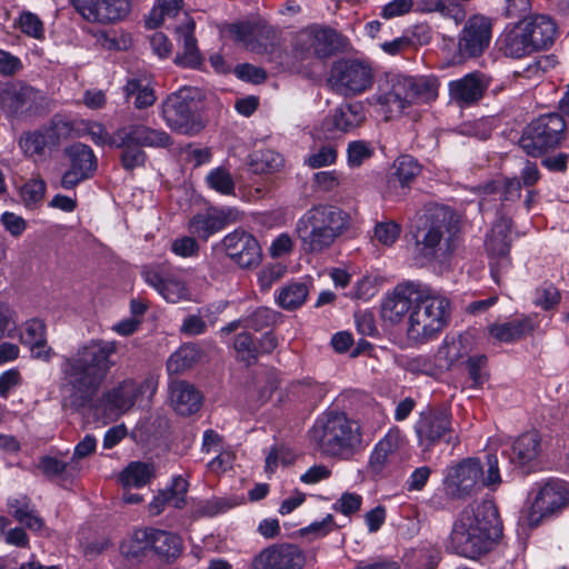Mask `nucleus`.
Listing matches in <instances>:
<instances>
[{
    "label": "nucleus",
    "instance_id": "obj_1",
    "mask_svg": "<svg viewBox=\"0 0 569 569\" xmlns=\"http://www.w3.org/2000/svg\"><path fill=\"white\" fill-rule=\"evenodd\" d=\"M116 352L117 342L91 339L62 358V389L67 406L79 411L91 405L116 365L112 360Z\"/></svg>",
    "mask_w": 569,
    "mask_h": 569
},
{
    "label": "nucleus",
    "instance_id": "obj_2",
    "mask_svg": "<svg viewBox=\"0 0 569 569\" xmlns=\"http://www.w3.org/2000/svg\"><path fill=\"white\" fill-rule=\"evenodd\" d=\"M501 537L498 508L485 500L467 506L459 513L450 533V548L461 557L476 560L492 551Z\"/></svg>",
    "mask_w": 569,
    "mask_h": 569
},
{
    "label": "nucleus",
    "instance_id": "obj_3",
    "mask_svg": "<svg viewBox=\"0 0 569 569\" xmlns=\"http://www.w3.org/2000/svg\"><path fill=\"white\" fill-rule=\"evenodd\" d=\"M310 442L321 456L349 460L357 455L363 442L362 428L346 412L327 410L309 430Z\"/></svg>",
    "mask_w": 569,
    "mask_h": 569
},
{
    "label": "nucleus",
    "instance_id": "obj_4",
    "mask_svg": "<svg viewBox=\"0 0 569 569\" xmlns=\"http://www.w3.org/2000/svg\"><path fill=\"white\" fill-rule=\"evenodd\" d=\"M417 244L420 252L428 259L445 261L458 247L460 231L456 213L448 207L430 204L419 217Z\"/></svg>",
    "mask_w": 569,
    "mask_h": 569
},
{
    "label": "nucleus",
    "instance_id": "obj_5",
    "mask_svg": "<svg viewBox=\"0 0 569 569\" xmlns=\"http://www.w3.org/2000/svg\"><path fill=\"white\" fill-rule=\"evenodd\" d=\"M348 47V40L330 26L312 23L297 31L291 39V57L287 68L296 73L309 76L305 62L310 58L328 59Z\"/></svg>",
    "mask_w": 569,
    "mask_h": 569
},
{
    "label": "nucleus",
    "instance_id": "obj_6",
    "mask_svg": "<svg viewBox=\"0 0 569 569\" xmlns=\"http://www.w3.org/2000/svg\"><path fill=\"white\" fill-rule=\"evenodd\" d=\"M350 216L333 206H316L309 209L296 224V232L307 252H321L349 228Z\"/></svg>",
    "mask_w": 569,
    "mask_h": 569
},
{
    "label": "nucleus",
    "instance_id": "obj_7",
    "mask_svg": "<svg viewBox=\"0 0 569 569\" xmlns=\"http://www.w3.org/2000/svg\"><path fill=\"white\" fill-rule=\"evenodd\" d=\"M451 302L431 288L422 286L409 312L406 335L409 341L425 345L436 339L448 326Z\"/></svg>",
    "mask_w": 569,
    "mask_h": 569
},
{
    "label": "nucleus",
    "instance_id": "obj_8",
    "mask_svg": "<svg viewBox=\"0 0 569 569\" xmlns=\"http://www.w3.org/2000/svg\"><path fill=\"white\" fill-rule=\"evenodd\" d=\"M436 97V84L427 78L388 73L372 100L383 108L385 113L392 117L401 114L412 103L428 102Z\"/></svg>",
    "mask_w": 569,
    "mask_h": 569
},
{
    "label": "nucleus",
    "instance_id": "obj_9",
    "mask_svg": "<svg viewBox=\"0 0 569 569\" xmlns=\"http://www.w3.org/2000/svg\"><path fill=\"white\" fill-rule=\"evenodd\" d=\"M171 144V137L166 131L142 123L123 124L111 137V148L121 150L119 160L126 171L144 167L147 153L143 148H167Z\"/></svg>",
    "mask_w": 569,
    "mask_h": 569
},
{
    "label": "nucleus",
    "instance_id": "obj_10",
    "mask_svg": "<svg viewBox=\"0 0 569 569\" xmlns=\"http://www.w3.org/2000/svg\"><path fill=\"white\" fill-rule=\"evenodd\" d=\"M199 91L183 87L170 93L161 104V116L172 130L183 134H196L202 128L197 98Z\"/></svg>",
    "mask_w": 569,
    "mask_h": 569
},
{
    "label": "nucleus",
    "instance_id": "obj_11",
    "mask_svg": "<svg viewBox=\"0 0 569 569\" xmlns=\"http://www.w3.org/2000/svg\"><path fill=\"white\" fill-rule=\"evenodd\" d=\"M0 110L8 119L29 121L46 112L47 98L26 82H10L0 89Z\"/></svg>",
    "mask_w": 569,
    "mask_h": 569
},
{
    "label": "nucleus",
    "instance_id": "obj_12",
    "mask_svg": "<svg viewBox=\"0 0 569 569\" xmlns=\"http://www.w3.org/2000/svg\"><path fill=\"white\" fill-rule=\"evenodd\" d=\"M566 129L567 123L561 114H542L527 126L519 146L528 156L540 157L560 146L566 139Z\"/></svg>",
    "mask_w": 569,
    "mask_h": 569
},
{
    "label": "nucleus",
    "instance_id": "obj_13",
    "mask_svg": "<svg viewBox=\"0 0 569 569\" xmlns=\"http://www.w3.org/2000/svg\"><path fill=\"white\" fill-rule=\"evenodd\" d=\"M415 432L422 451H429L440 442L453 446L459 443L452 428V413L446 406L421 411L415 423Z\"/></svg>",
    "mask_w": 569,
    "mask_h": 569
},
{
    "label": "nucleus",
    "instance_id": "obj_14",
    "mask_svg": "<svg viewBox=\"0 0 569 569\" xmlns=\"http://www.w3.org/2000/svg\"><path fill=\"white\" fill-rule=\"evenodd\" d=\"M569 505V483L550 478L537 483L533 499L527 512L528 526L538 527L545 519L562 512Z\"/></svg>",
    "mask_w": 569,
    "mask_h": 569
},
{
    "label": "nucleus",
    "instance_id": "obj_15",
    "mask_svg": "<svg viewBox=\"0 0 569 569\" xmlns=\"http://www.w3.org/2000/svg\"><path fill=\"white\" fill-rule=\"evenodd\" d=\"M375 73L371 66L358 59H345L332 64L328 82L343 97H356L371 89Z\"/></svg>",
    "mask_w": 569,
    "mask_h": 569
},
{
    "label": "nucleus",
    "instance_id": "obj_16",
    "mask_svg": "<svg viewBox=\"0 0 569 569\" xmlns=\"http://www.w3.org/2000/svg\"><path fill=\"white\" fill-rule=\"evenodd\" d=\"M157 388L158 381L153 377H148L142 382L127 378L103 393L104 413L118 418L134 407L140 395L149 392L152 396Z\"/></svg>",
    "mask_w": 569,
    "mask_h": 569
},
{
    "label": "nucleus",
    "instance_id": "obj_17",
    "mask_svg": "<svg viewBox=\"0 0 569 569\" xmlns=\"http://www.w3.org/2000/svg\"><path fill=\"white\" fill-rule=\"evenodd\" d=\"M63 156L68 167L60 180L62 189L71 190L96 174L98 158L88 144L74 142L63 149Z\"/></svg>",
    "mask_w": 569,
    "mask_h": 569
},
{
    "label": "nucleus",
    "instance_id": "obj_18",
    "mask_svg": "<svg viewBox=\"0 0 569 569\" xmlns=\"http://www.w3.org/2000/svg\"><path fill=\"white\" fill-rule=\"evenodd\" d=\"M70 3L86 21L104 26L124 21L133 8L132 0H70Z\"/></svg>",
    "mask_w": 569,
    "mask_h": 569
},
{
    "label": "nucleus",
    "instance_id": "obj_19",
    "mask_svg": "<svg viewBox=\"0 0 569 569\" xmlns=\"http://www.w3.org/2000/svg\"><path fill=\"white\" fill-rule=\"evenodd\" d=\"M141 276L168 302L177 303L190 299L186 282L167 263L144 266Z\"/></svg>",
    "mask_w": 569,
    "mask_h": 569
},
{
    "label": "nucleus",
    "instance_id": "obj_20",
    "mask_svg": "<svg viewBox=\"0 0 569 569\" xmlns=\"http://www.w3.org/2000/svg\"><path fill=\"white\" fill-rule=\"evenodd\" d=\"M482 467L478 459L468 458L448 470L446 488L449 495L465 498L481 489Z\"/></svg>",
    "mask_w": 569,
    "mask_h": 569
},
{
    "label": "nucleus",
    "instance_id": "obj_21",
    "mask_svg": "<svg viewBox=\"0 0 569 569\" xmlns=\"http://www.w3.org/2000/svg\"><path fill=\"white\" fill-rule=\"evenodd\" d=\"M421 288V283L413 281L397 284L391 292L385 296L381 302L382 319L391 325L402 321L406 315L409 316Z\"/></svg>",
    "mask_w": 569,
    "mask_h": 569
},
{
    "label": "nucleus",
    "instance_id": "obj_22",
    "mask_svg": "<svg viewBox=\"0 0 569 569\" xmlns=\"http://www.w3.org/2000/svg\"><path fill=\"white\" fill-rule=\"evenodd\" d=\"M222 246L227 256L241 268H256L261 262V248L258 240L244 230L228 233Z\"/></svg>",
    "mask_w": 569,
    "mask_h": 569
},
{
    "label": "nucleus",
    "instance_id": "obj_23",
    "mask_svg": "<svg viewBox=\"0 0 569 569\" xmlns=\"http://www.w3.org/2000/svg\"><path fill=\"white\" fill-rule=\"evenodd\" d=\"M305 555L291 543H278L261 550L252 560L251 569H302Z\"/></svg>",
    "mask_w": 569,
    "mask_h": 569
},
{
    "label": "nucleus",
    "instance_id": "obj_24",
    "mask_svg": "<svg viewBox=\"0 0 569 569\" xmlns=\"http://www.w3.org/2000/svg\"><path fill=\"white\" fill-rule=\"evenodd\" d=\"M153 545V528H140L121 543L120 552L132 569H157L150 565Z\"/></svg>",
    "mask_w": 569,
    "mask_h": 569
},
{
    "label": "nucleus",
    "instance_id": "obj_25",
    "mask_svg": "<svg viewBox=\"0 0 569 569\" xmlns=\"http://www.w3.org/2000/svg\"><path fill=\"white\" fill-rule=\"evenodd\" d=\"M403 445V436L398 428L390 429L373 447L369 460L368 472L382 476L397 460Z\"/></svg>",
    "mask_w": 569,
    "mask_h": 569
},
{
    "label": "nucleus",
    "instance_id": "obj_26",
    "mask_svg": "<svg viewBox=\"0 0 569 569\" xmlns=\"http://www.w3.org/2000/svg\"><path fill=\"white\" fill-rule=\"evenodd\" d=\"M365 121L366 110L361 102L343 103L326 117L321 128L331 138L337 133L350 132L361 127Z\"/></svg>",
    "mask_w": 569,
    "mask_h": 569
},
{
    "label": "nucleus",
    "instance_id": "obj_27",
    "mask_svg": "<svg viewBox=\"0 0 569 569\" xmlns=\"http://www.w3.org/2000/svg\"><path fill=\"white\" fill-rule=\"evenodd\" d=\"M491 39L489 19L475 16L466 23L459 39V51L465 57H478L488 48Z\"/></svg>",
    "mask_w": 569,
    "mask_h": 569
},
{
    "label": "nucleus",
    "instance_id": "obj_28",
    "mask_svg": "<svg viewBox=\"0 0 569 569\" xmlns=\"http://www.w3.org/2000/svg\"><path fill=\"white\" fill-rule=\"evenodd\" d=\"M490 84V78L481 72H471L449 82L451 101L458 107H469L482 99Z\"/></svg>",
    "mask_w": 569,
    "mask_h": 569
},
{
    "label": "nucleus",
    "instance_id": "obj_29",
    "mask_svg": "<svg viewBox=\"0 0 569 569\" xmlns=\"http://www.w3.org/2000/svg\"><path fill=\"white\" fill-rule=\"evenodd\" d=\"M482 199L479 202L481 210L490 208L489 202H500V213L506 216L508 208L519 201L521 197V183L517 178L495 180L482 187Z\"/></svg>",
    "mask_w": 569,
    "mask_h": 569
},
{
    "label": "nucleus",
    "instance_id": "obj_30",
    "mask_svg": "<svg viewBox=\"0 0 569 569\" xmlns=\"http://www.w3.org/2000/svg\"><path fill=\"white\" fill-rule=\"evenodd\" d=\"M511 229L512 220L507 216H500L485 243L487 253L501 267L510 264Z\"/></svg>",
    "mask_w": 569,
    "mask_h": 569
},
{
    "label": "nucleus",
    "instance_id": "obj_31",
    "mask_svg": "<svg viewBox=\"0 0 569 569\" xmlns=\"http://www.w3.org/2000/svg\"><path fill=\"white\" fill-rule=\"evenodd\" d=\"M153 568L168 569L182 553V539L170 531L153 528Z\"/></svg>",
    "mask_w": 569,
    "mask_h": 569
},
{
    "label": "nucleus",
    "instance_id": "obj_32",
    "mask_svg": "<svg viewBox=\"0 0 569 569\" xmlns=\"http://www.w3.org/2000/svg\"><path fill=\"white\" fill-rule=\"evenodd\" d=\"M499 51L509 58L519 59L536 52L522 22L506 29L497 40Z\"/></svg>",
    "mask_w": 569,
    "mask_h": 569
},
{
    "label": "nucleus",
    "instance_id": "obj_33",
    "mask_svg": "<svg viewBox=\"0 0 569 569\" xmlns=\"http://www.w3.org/2000/svg\"><path fill=\"white\" fill-rule=\"evenodd\" d=\"M541 453V437L537 431L520 435L511 446L510 462L517 467H530Z\"/></svg>",
    "mask_w": 569,
    "mask_h": 569
},
{
    "label": "nucleus",
    "instance_id": "obj_34",
    "mask_svg": "<svg viewBox=\"0 0 569 569\" xmlns=\"http://www.w3.org/2000/svg\"><path fill=\"white\" fill-rule=\"evenodd\" d=\"M170 400L174 410L181 416H190L197 412L202 403L200 392L191 383L183 380L170 383Z\"/></svg>",
    "mask_w": 569,
    "mask_h": 569
},
{
    "label": "nucleus",
    "instance_id": "obj_35",
    "mask_svg": "<svg viewBox=\"0 0 569 569\" xmlns=\"http://www.w3.org/2000/svg\"><path fill=\"white\" fill-rule=\"evenodd\" d=\"M536 51L548 49L555 41L557 27L555 21L545 14H537L521 21Z\"/></svg>",
    "mask_w": 569,
    "mask_h": 569
},
{
    "label": "nucleus",
    "instance_id": "obj_36",
    "mask_svg": "<svg viewBox=\"0 0 569 569\" xmlns=\"http://www.w3.org/2000/svg\"><path fill=\"white\" fill-rule=\"evenodd\" d=\"M194 22L188 20L184 24L177 28L179 41L182 42L183 51L178 53L174 62L186 68H197L201 64L202 58L197 48V40L193 36Z\"/></svg>",
    "mask_w": 569,
    "mask_h": 569
},
{
    "label": "nucleus",
    "instance_id": "obj_37",
    "mask_svg": "<svg viewBox=\"0 0 569 569\" xmlns=\"http://www.w3.org/2000/svg\"><path fill=\"white\" fill-rule=\"evenodd\" d=\"M489 335L499 342L511 343L532 331L531 320L527 317L516 318L506 322H496L488 327Z\"/></svg>",
    "mask_w": 569,
    "mask_h": 569
},
{
    "label": "nucleus",
    "instance_id": "obj_38",
    "mask_svg": "<svg viewBox=\"0 0 569 569\" xmlns=\"http://www.w3.org/2000/svg\"><path fill=\"white\" fill-rule=\"evenodd\" d=\"M227 221L228 216L223 211L196 214L189 221V231L191 234L207 240L210 236L223 229Z\"/></svg>",
    "mask_w": 569,
    "mask_h": 569
},
{
    "label": "nucleus",
    "instance_id": "obj_39",
    "mask_svg": "<svg viewBox=\"0 0 569 569\" xmlns=\"http://www.w3.org/2000/svg\"><path fill=\"white\" fill-rule=\"evenodd\" d=\"M9 513L20 523H23L32 531L42 529L44 522L38 515L28 497H16L8 500Z\"/></svg>",
    "mask_w": 569,
    "mask_h": 569
},
{
    "label": "nucleus",
    "instance_id": "obj_40",
    "mask_svg": "<svg viewBox=\"0 0 569 569\" xmlns=\"http://www.w3.org/2000/svg\"><path fill=\"white\" fill-rule=\"evenodd\" d=\"M154 477V465L151 462L132 461L119 475V481L124 488H140Z\"/></svg>",
    "mask_w": 569,
    "mask_h": 569
},
{
    "label": "nucleus",
    "instance_id": "obj_41",
    "mask_svg": "<svg viewBox=\"0 0 569 569\" xmlns=\"http://www.w3.org/2000/svg\"><path fill=\"white\" fill-rule=\"evenodd\" d=\"M201 357L199 347L194 343H184L173 352L167 361L169 375H180L196 365Z\"/></svg>",
    "mask_w": 569,
    "mask_h": 569
},
{
    "label": "nucleus",
    "instance_id": "obj_42",
    "mask_svg": "<svg viewBox=\"0 0 569 569\" xmlns=\"http://www.w3.org/2000/svg\"><path fill=\"white\" fill-rule=\"evenodd\" d=\"M309 295V287L305 281H293L279 290L277 302L282 309L295 310L301 307Z\"/></svg>",
    "mask_w": 569,
    "mask_h": 569
},
{
    "label": "nucleus",
    "instance_id": "obj_43",
    "mask_svg": "<svg viewBox=\"0 0 569 569\" xmlns=\"http://www.w3.org/2000/svg\"><path fill=\"white\" fill-rule=\"evenodd\" d=\"M123 92L127 99L136 97L134 107L143 109L150 107L156 101L153 89L150 87L148 79L130 78L123 87Z\"/></svg>",
    "mask_w": 569,
    "mask_h": 569
},
{
    "label": "nucleus",
    "instance_id": "obj_44",
    "mask_svg": "<svg viewBox=\"0 0 569 569\" xmlns=\"http://www.w3.org/2000/svg\"><path fill=\"white\" fill-rule=\"evenodd\" d=\"M463 357V346L460 340L445 339L438 347L435 358L441 375L449 371Z\"/></svg>",
    "mask_w": 569,
    "mask_h": 569
},
{
    "label": "nucleus",
    "instance_id": "obj_45",
    "mask_svg": "<svg viewBox=\"0 0 569 569\" xmlns=\"http://www.w3.org/2000/svg\"><path fill=\"white\" fill-rule=\"evenodd\" d=\"M393 168L389 183H399L402 188L408 187L420 172L419 163L409 154L400 156L395 161Z\"/></svg>",
    "mask_w": 569,
    "mask_h": 569
},
{
    "label": "nucleus",
    "instance_id": "obj_46",
    "mask_svg": "<svg viewBox=\"0 0 569 569\" xmlns=\"http://www.w3.org/2000/svg\"><path fill=\"white\" fill-rule=\"evenodd\" d=\"M252 40V42H249L251 44L250 51L264 53L277 44L278 33L277 30L264 20L257 19L256 32Z\"/></svg>",
    "mask_w": 569,
    "mask_h": 569
},
{
    "label": "nucleus",
    "instance_id": "obj_47",
    "mask_svg": "<svg viewBox=\"0 0 569 569\" xmlns=\"http://www.w3.org/2000/svg\"><path fill=\"white\" fill-rule=\"evenodd\" d=\"M283 163L282 157L272 150L257 151L251 156L250 170L257 174H267L278 171Z\"/></svg>",
    "mask_w": 569,
    "mask_h": 569
},
{
    "label": "nucleus",
    "instance_id": "obj_48",
    "mask_svg": "<svg viewBox=\"0 0 569 569\" xmlns=\"http://www.w3.org/2000/svg\"><path fill=\"white\" fill-rule=\"evenodd\" d=\"M282 315L267 307H259L243 318V328L261 331L278 323Z\"/></svg>",
    "mask_w": 569,
    "mask_h": 569
},
{
    "label": "nucleus",
    "instance_id": "obj_49",
    "mask_svg": "<svg viewBox=\"0 0 569 569\" xmlns=\"http://www.w3.org/2000/svg\"><path fill=\"white\" fill-rule=\"evenodd\" d=\"M401 366L406 371L413 375H425L431 378H439L441 376L435 355L432 357L418 355L406 358Z\"/></svg>",
    "mask_w": 569,
    "mask_h": 569
},
{
    "label": "nucleus",
    "instance_id": "obj_50",
    "mask_svg": "<svg viewBox=\"0 0 569 569\" xmlns=\"http://www.w3.org/2000/svg\"><path fill=\"white\" fill-rule=\"evenodd\" d=\"M39 468L47 477H58L62 481L73 478L78 472L74 465L63 462L53 457H43L40 460Z\"/></svg>",
    "mask_w": 569,
    "mask_h": 569
},
{
    "label": "nucleus",
    "instance_id": "obj_51",
    "mask_svg": "<svg viewBox=\"0 0 569 569\" xmlns=\"http://www.w3.org/2000/svg\"><path fill=\"white\" fill-rule=\"evenodd\" d=\"M47 146V136L38 130L23 132L19 138V147L27 157H42Z\"/></svg>",
    "mask_w": 569,
    "mask_h": 569
},
{
    "label": "nucleus",
    "instance_id": "obj_52",
    "mask_svg": "<svg viewBox=\"0 0 569 569\" xmlns=\"http://www.w3.org/2000/svg\"><path fill=\"white\" fill-rule=\"evenodd\" d=\"M208 186L214 191L230 196L234 192L236 183L231 173L223 167L212 169L206 177Z\"/></svg>",
    "mask_w": 569,
    "mask_h": 569
},
{
    "label": "nucleus",
    "instance_id": "obj_53",
    "mask_svg": "<svg viewBox=\"0 0 569 569\" xmlns=\"http://www.w3.org/2000/svg\"><path fill=\"white\" fill-rule=\"evenodd\" d=\"M47 338L46 323L38 318L27 320L21 326L19 340L22 345L30 347Z\"/></svg>",
    "mask_w": 569,
    "mask_h": 569
},
{
    "label": "nucleus",
    "instance_id": "obj_54",
    "mask_svg": "<svg viewBox=\"0 0 569 569\" xmlns=\"http://www.w3.org/2000/svg\"><path fill=\"white\" fill-rule=\"evenodd\" d=\"M183 7V0H157L147 21L148 27L157 28L164 17H174Z\"/></svg>",
    "mask_w": 569,
    "mask_h": 569
},
{
    "label": "nucleus",
    "instance_id": "obj_55",
    "mask_svg": "<svg viewBox=\"0 0 569 569\" xmlns=\"http://www.w3.org/2000/svg\"><path fill=\"white\" fill-rule=\"evenodd\" d=\"M257 19L242 20L229 23L226 27L228 34L237 42L243 44L246 49L250 50V43L256 32Z\"/></svg>",
    "mask_w": 569,
    "mask_h": 569
},
{
    "label": "nucleus",
    "instance_id": "obj_56",
    "mask_svg": "<svg viewBox=\"0 0 569 569\" xmlns=\"http://www.w3.org/2000/svg\"><path fill=\"white\" fill-rule=\"evenodd\" d=\"M375 153L371 142L366 140H355L348 143L347 156L348 164L351 168L360 167L366 160L370 159Z\"/></svg>",
    "mask_w": 569,
    "mask_h": 569
},
{
    "label": "nucleus",
    "instance_id": "obj_57",
    "mask_svg": "<svg viewBox=\"0 0 569 569\" xmlns=\"http://www.w3.org/2000/svg\"><path fill=\"white\" fill-rule=\"evenodd\" d=\"M233 346L239 358L248 366L257 361L258 348L253 341V337L249 332H241L237 335Z\"/></svg>",
    "mask_w": 569,
    "mask_h": 569
},
{
    "label": "nucleus",
    "instance_id": "obj_58",
    "mask_svg": "<svg viewBox=\"0 0 569 569\" xmlns=\"http://www.w3.org/2000/svg\"><path fill=\"white\" fill-rule=\"evenodd\" d=\"M561 296L557 287L550 282H543L535 291L533 303L543 310H550L560 302Z\"/></svg>",
    "mask_w": 569,
    "mask_h": 569
},
{
    "label": "nucleus",
    "instance_id": "obj_59",
    "mask_svg": "<svg viewBox=\"0 0 569 569\" xmlns=\"http://www.w3.org/2000/svg\"><path fill=\"white\" fill-rule=\"evenodd\" d=\"M19 28L22 33L37 40L44 39V26L41 19L30 12L23 11L19 17Z\"/></svg>",
    "mask_w": 569,
    "mask_h": 569
},
{
    "label": "nucleus",
    "instance_id": "obj_60",
    "mask_svg": "<svg viewBox=\"0 0 569 569\" xmlns=\"http://www.w3.org/2000/svg\"><path fill=\"white\" fill-rule=\"evenodd\" d=\"M487 366V357L483 355L469 357L466 361V369L468 371V376L472 381L473 388L481 387L486 380L488 379V375L486 372Z\"/></svg>",
    "mask_w": 569,
    "mask_h": 569
},
{
    "label": "nucleus",
    "instance_id": "obj_61",
    "mask_svg": "<svg viewBox=\"0 0 569 569\" xmlns=\"http://www.w3.org/2000/svg\"><path fill=\"white\" fill-rule=\"evenodd\" d=\"M338 157L336 147L326 144L320 147L317 151L309 154L306 159V164L312 169H318L327 166H331L336 162Z\"/></svg>",
    "mask_w": 569,
    "mask_h": 569
},
{
    "label": "nucleus",
    "instance_id": "obj_62",
    "mask_svg": "<svg viewBox=\"0 0 569 569\" xmlns=\"http://www.w3.org/2000/svg\"><path fill=\"white\" fill-rule=\"evenodd\" d=\"M46 182L42 179H31L20 189V196L27 207L36 204L43 199Z\"/></svg>",
    "mask_w": 569,
    "mask_h": 569
},
{
    "label": "nucleus",
    "instance_id": "obj_63",
    "mask_svg": "<svg viewBox=\"0 0 569 569\" xmlns=\"http://www.w3.org/2000/svg\"><path fill=\"white\" fill-rule=\"evenodd\" d=\"M16 333V312L8 305L0 302V340L4 337L14 338Z\"/></svg>",
    "mask_w": 569,
    "mask_h": 569
},
{
    "label": "nucleus",
    "instance_id": "obj_64",
    "mask_svg": "<svg viewBox=\"0 0 569 569\" xmlns=\"http://www.w3.org/2000/svg\"><path fill=\"white\" fill-rule=\"evenodd\" d=\"M399 224L387 221L380 222L375 227V238L385 246H391L400 236Z\"/></svg>",
    "mask_w": 569,
    "mask_h": 569
}]
</instances>
